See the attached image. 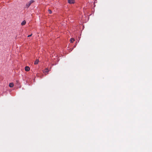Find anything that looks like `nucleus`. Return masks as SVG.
Returning a JSON list of instances; mask_svg holds the SVG:
<instances>
[{
    "label": "nucleus",
    "mask_w": 152,
    "mask_h": 152,
    "mask_svg": "<svg viewBox=\"0 0 152 152\" xmlns=\"http://www.w3.org/2000/svg\"><path fill=\"white\" fill-rule=\"evenodd\" d=\"M32 34H31V35H28V37H31V36H32Z\"/></svg>",
    "instance_id": "10"
},
{
    "label": "nucleus",
    "mask_w": 152,
    "mask_h": 152,
    "mask_svg": "<svg viewBox=\"0 0 152 152\" xmlns=\"http://www.w3.org/2000/svg\"><path fill=\"white\" fill-rule=\"evenodd\" d=\"M30 69L29 66H26L25 67V70L27 72Z\"/></svg>",
    "instance_id": "3"
},
{
    "label": "nucleus",
    "mask_w": 152,
    "mask_h": 152,
    "mask_svg": "<svg viewBox=\"0 0 152 152\" xmlns=\"http://www.w3.org/2000/svg\"><path fill=\"white\" fill-rule=\"evenodd\" d=\"M76 45H75V46H74V47H75L76 46Z\"/></svg>",
    "instance_id": "11"
},
{
    "label": "nucleus",
    "mask_w": 152,
    "mask_h": 152,
    "mask_svg": "<svg viewBox=\"0 0 152 152\" xmlns=\"http://www.w3.org/2000/svg\"><path fill=\"white\" fill-rule=\"evenodd\" d=\"M34 1L33 0H31L29 2H28L26 5V7L27 8H28L31 5L33 2H34Z\"/></svg>",
    "instance_id": "1"
},
{
    "label": "nucleus",
    "mask_w": 152,
    "mask_h": 152,
    "mask_svg": "<svg viewBox=\"0 0 152 152\" xmlns=\"http://www.w3.org/2000/svg\"><path fill=\"white\" fill-rule=\"evenodd\" d=\"M14 84L12 83H10L9 84V86L11 88L13 86Z\"/></svg>",
    "instance_id": "5"
},
{
    "label": "nucleus",
    "mask_w": 152,
    "mask_h": 152,
    "mask_svg": "<svg viewBox=\"0 0 152 152\" xmlns=\"http://www.w3.org/2000/svg\"><path fill=\"white\" fill-rule=\"evenodd\" d=\"M49 70H48L47 68L45 69L43 71V72L44 73H48L49 72Z\"/></svg>",
    "instance_id": "4"
},
{
    "label": "nucleus",
    "mask_w": 152,
    "mask_h": 152,
    "mask_svg": "<svg viewBox=\"0 0 152 152\" xmlns=\"http://www.w3.org/2000/svg\"><path fill=\"white\" fill-rule=\"evenodd\" d=\"M39 62V60L37 59L35 61L34 64H38Z\"/></svg>",
    "instance_id": "7"
},
{
    "label": "nucleus",
    "mask_w": 152,
    "mask_h": 152,
    "mask_svg": "<svg viewBox=\"0 0 152 152\" xmlns=\"http://www.w3.org/2000/svg\"><path fill=\"white\" fill-rule=\"evenodd\" d=\"M75 41V39L73 38H72L70 39V42L71 43Z\"/></svg>",
    "instance_id": "8"
},
{
    "label": "nucleus",
    "mask_w": 152,
    "mask_h": 152,
    "mask_svg": "<svg viewBox=\"0 0 152 152\" xmlns=\"http://www.w3.org/2000/svg\"><path fill=\"white\" fill-rule=\"evenodd\" d=\"M48 11L49 14H51L52 13V11L51 10L49 9L48 10Z\"/></svg>",
    "instance_id": "9"
},
{
    "label": "nucleus",
    "mask_w": 152,
    "mask_h": 152,
    "mask_svg": "<svg viewBox=\"0 0 152 152\" xmlns=\"http://www.w3.org/2000/svg\"><path fill=\"white\" fill-rule=\"evenodd\" d=\"M26 24V21L25 20L23 21L21 23L22 25L23 26Z\"/></svg>",
    "instance_id": "6"
},
{
    "label": "nucleus",
    "mask_w": 152,
    "mask_h": 152,
    "mask_svg": "<svg viewBox=\"0 0 152 152\" xmlns=\"http://www.w3.org/2000/svg\"><path fill=\"white\" fill-rule=\"evenodd\" d=\"M68 2L69 4H73L75 2L74 0H68Z\"/></svg>",
    "instance_id": "2"
}]
</instances>
